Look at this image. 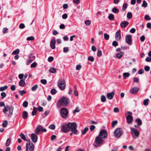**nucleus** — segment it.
Segmentation results:
<instances>
[{
	"label": "nucleus",
	"mask_w": 151,
	"mask_h": 151,
	"mask_svg": "<svg viewBox=\"0 0 151 151\" xmlns=\"http://www.w3.org/2000/svg\"><path fill=\"white\" fill-rule=\"evenodd\" d=\"M104 143V141L101 137L97 136L95 139L94 143L93 145L95 147H97L103 144Z\"/></svg>",
	"instance_id": "f257e3e1"
},
{
	"label": "nucleus",
	"mask_w": 151,
	"mask_h": 151,
	"mask_svg": "<svg viewBox=\"0 0 151 151\" xmlns=\"http://www.w3.org/2000/svg\"><path fill=\"white\" fill-rule=\"evenodd\" d=\"M68 103V99L65 97H62L61 99L58 101L57 105L58 107H60L61 105L66 106Z\"/></svg>",
	"instance_id": "f03ea898"
},
{
	"label": "nucleus",
	"mask_w": 151,
	"mask_h": 151,
	"mask_svg": "<svg viewBox=\"0 0 151 151\" xmlns=\"http://www.w3.org/2000/svg\"><path fill=\"white\" fill-rule=\"evenodd\" d=\"M69 130H70L73 134H76L78 131L76 129L77 126L75 122L68 123Z\"/></svg>",
	"instance_id": "7ed1b4c3"
},
{
	"label": "nucleus",
	"mask_w": 151,
	"mask_h": 151,
	"mask_svg": "<svg viewBox=\"0 0 151 151\" xmlns=\"http://www.w3.org/2000/svg\"><path fill=\"white\" fill-rule=\"evenodd\" d=\"M123 132V130L122 128H117L114 131V135L116 137L119 138L122 135Z\"/></svg>",
	"instance_id": "20e7f679"
},
{
	"label": "nucleus",
	"mask_w": 151,
	"mask_h": 151,
	"mask_svg": "<svg viewBox=\"0 0 151 151\" xmlns=\"http://www.w3.org/2000/svg\"><path fill=\"white\" fill-rule=\"evenodd\" d=\"M132 115V114L131 112L128 111L126 114L127 122L128 124H131L133 121Z\"/></svg>",
	"instance_id": "39448f33"
},
{
	"label": "nucleus",
	"mask_w": 151,
	"mask_h": 151,
	"mask_svg": "<svg viewBox=\"0 0 151 151\" xmlns=\"http://www.w3.org/2000/svg\"><path fill=\"white\" fill-rule=\"evenodd\" d=\"M60 113L61 117L63 118H65L68 116V112L66 108L64 107L60 109Z\"/></svg>",
	"instance_id": "423d86ee"
},
{
	"label": "nucleus",
	"mask_w": 151,
	"mask_h": 151,
	"mask_svg": "<svg viewBox=\"0 0 151 151\" xmlns=\"http://www.w3.org/2000/svg\"><path fill=\"white\" fill-rule=\"evenodd\" d=\"M47 131V129H46L43 128L42 125H38L35 129V132L37 134H38L41 131L45 132Z\"/></svg>",
	"instance_id": "0eeeda50"
},
{
	"label": "nucleus",
	"mask_w": 151,
	"mask_h": 151,
	"mask_svg": "<svg viewBox=\"0 0 151 151\" xmlns=\"http://www.w3.org/2000/svg\"><path fill=\"white\" fill-rule=\"evenodd\" d=\"M29 141V142L27 143L26 145V150L27 151H32L34 149L35 146L30 140Z\"/></svg>",
	"instance_id": "6e6552de"
},
{
	"label": "nucleus",
	"mask_w": 151,
	"mask_h": 151,
	"mask_svg": "<svg viewBox=\"0 0 151 151\" xmlns=\"http://www.w3.org/2000/svg\"><path fill=\"white\" fill-rule=\"evenodd\" d=\"M131 132L133 138L135 139L139 136V131L136 129L134 128H132Z\"/></svg>",
	"instance_id": "1a4fd4ad"
},
{
	"label": "nucleus",
	"mask_w": 151,
	"mask_h": 151,
	"mask_svg": "<svg viewBox=\"0 0 151 151\" xmlns=\"http://www.w3.org/2000/svg\"><path fill=\"white\" fill-rule=\"evenodd\" d=\"M61 129L63 132L64 133H67L70 130L68 123L62 125L61 126Z\"/></svg>",
	"instance_id": "9d476101"
},
{
	"label": "nucleus",
	"mask_w": 151,
	"mask_h": 151,
	"mask_svg": "<svg viewBox=\"0 0 151 151\" xmlns=\"http://www.w3.org/2000/svg\"><path fill=\"white\" fill-rule=\"evenodd\" d=\"M58 86L61 90H64L65 87V81L63 80L59 81L58 82Z\"/></svg>",
	"instance_id": "9b49d317"
},
{
	"label": "nucleus",
	"mask_w": 151,
	"mask_h": 151,
	"mask_svg": "<svg viewBox=\"0 0 151 151\" xmlns=\"http://www.w3.org/2000/svg\"><path fill=\"white\" fill-rule=\"evenodd\" d=\"M108 135L107 132L105 130H101L100 132L99 135L98 136L102 139L106 138Z\"/></svg>",
	"instance_id": "f8f14e48"
},
{
	"label": "nucleus",
	"mask_w": 151,
	"mask_h": 151,
	"mask_svg": "<svg viewBox=\"0 0 151 151\" xmlns=\"http://www.w3.org/2000/svg\"><path fill=\"white\" fill-rule=\"evenodd\" d=\"M139 90V88L136 86L131 89L129 91L130 93L133 94H136Z\"/></svg>",
	"instance_id": "ddd939ff"
},
{
	"label": "nucleus",
	"mask_w": 151,
	"mask_h": 151,
	"mask_svg": "<svg viewBox=\"0 0 151 151\" xmlns=\"http://www.w3.org/2000/svg\"><path fill=\"white\" fill-rule=\"evenodd\" d=\"M31 139L34 143H36L37 141L38 137L36 134L32 133L31 135Z\"/></svg>",
	"instance_id": "4468645a"
},
{
	"label": "nucleus",
	"mask_w": 151,
	"mask_h": 151,
	"mask_svg": "<svg viewBox=\"0 0 151 151\" xmlns=\"http://www.w3.org/2000/svg\"><path fill=\"white\" fill-rule=\"evenodd\" d=\"M6 107L9 110V114L8 116L9 117H11L12 114L14 107L12 106H9V105H6Z\"/></svg>",
	"instance_id": "2eb2a0df"
},
{
	"label": "nucleus",
	"mask_w": 151,
	"mask_h": 151,
	"mask_svg": "<svg viewBox=\"0 0 151 151\" xmlns=\"http://www.w3.org/2000/svg\"><path fill=\"white\" fill-rule=\"evenodd\" d=\"M121 31L118 30L116 32L115 35V39L117 41H119L121 39Z\"/></svg>",
	"instance_id": "dca6fc26"
},
{
	"label": "nucleus",
	"mask_w": 151,
	"mask_h": 151,
	"mask_svg": "<svg viewBox=\"0 0 151 151\" xmlns=\"http://www.w3.org/2000/svg\"><path fill=\"white\" fill-rule=\"evenodd\" d=\"M132 36L130 35H128L126 36L125 37L126 41L127 43L128 44H130L132 42V40L131 39Z\"/></svg>",
	"instance_id": "f3484780"
},
{
	"label": "nucleus",
	"mask_w": 151,
	"mask_h": 151,
	"mask_svg": "<svg viewBox=\"0 0 151 151\" xmlns=\"http://www.w3.org/2000/svg\"><path fill=\"white\" fill-rule=\"evenodd\" d=\"M56 42L55 40L54 39H52L51 40L50 43V46L51 47L52 49H54L55 48V44Z\"/></svg>",
	"instance_id": "a211bd4d"
},
{
	"label": "nucleus",
	"mask_w": 151,
	"mask_h": 151,
	"mask_svg": "<svg viewBox=\"0 0 151 151\" xmlns=\"http://www.w3.org/2000/svg\"><path fill=\"white\" fill-rule=\"evenodd\" d=\"M114 94V93L113 92L111 93H108L107 94L106 96L108 99H111L113 98Z\"/></svg>",
	"instance_id": "6ab92c4d"
},
{
	"label": "nucleus",
	"mask_w": 151,
	"mask_h": 151,
	"mask_svg": "<svg viewBox=\"0 0 151 151\" xmlns=\"http://www.w3.org/2000/svg\"><path fill=\"white\" fill-rule=\"evenodd\" d=\"M129 24V23L128 22L126 21H124L120 24L121 27L122 28L125 27L128 25Z\"/></svg>",
	"instance_id": "aec40b11"
},
{
	"label": "nucleus",
	"mask_w": 151,
	"mask_h": 151,
	"mask_svg": "<svg viewBox=\"0 0 151 151\" xmlns=\"http://www.w3.org/2000/svg\"><path fill=\"white\" fill-rule=\"evenodd\" d=\"M19 86L21 87H24L26 85L25 81L23 80H21L19 82Z\"/></svg>",
	"instance_id": "412c9836"
},
{
	"label": "nucleus",
	"mask_w": 151,
	"mask_h": 151,
	"mask_svg": "<svg viewBox=\"0 0 151 151\" xmlns=\"http://www.w3.org/2000/svg\"><path fill=\"white\" fill-rule=\"evenodd\" d=\"M124 54V53L122 52H120L116 54V57L119 59H120L122 58V55Z\"/></svg>",
	"instance_id": "4be33fe9"
},
{
	"label": "nucleus",
	"mask_w": 151,
	"mask_h": 151,
	"mask_svg": "<svg viewBox=\"0 0 151 151\" xmlns=\"http://www.w3.org/2000/svg\"><path fill=\"white\" fill-rule=\"evenodd\" d=\"M28 116V113L26 111H24L22 113V117L24 119H27Z\"/></svg>",
	"instance_id": "5701e85b"
},
{
	"label": "nucleus",
	"mask_w": 151,
	"mask_h": 151,
	"mask_svg": "<svg viewBox=\"0 0 151 151\" xmlns=\"http://www.w3.org/2000/svg\"><path fill=\"white\" fill-rule=\"evenodd\" d=\"M127 6V4L126 3H124L123 4L122 8V10L123 12H124L126 10Z\"/></svg>",
	"instance_id": "b1692460"
},
{
	"label": "nucleus",
	"mask_w": 151,
	"mask_h": 151,
	"mask_svg": "<svg viewBox=\"0 0 151 151\" xmlns=\"http://www.w3.org/2000/svg\"><path fill=\"white\" fill-rule=\"evenodd\" d=\"M19 136L21 139H23L24 140L27 141H29L26 139L25 136L23 134L20 133L19 134Z\"/></svg>",
	"instance_id": "393cba45"
},
{
	"label": "nucleus",
	"mask_w": 151,
	"mask_h": 151,
	"mask_svg": "<svg viewBox=\"0 0 151 151\" xmlns=\"http://www.w3.org/2000/svg\"><path fill=\"white\" fill-rule=\"evenodd\" d=\"M37 107H34L33 108V111L32 112V115L33 116L35 115L36 113L37 112Z\"/></svg>",
	"instance_id": "a878e982"
},
{
	"label": "nucleus",
	"mask_w": 151,
	"mask_h": 151,
	"mask_svg": "<svg viewBox=\"0 0 151 151\" xmlns=\"http://www.w3.org/2000/svg\"><path fill=\"white\" fill-rule=\"evenodd\" d=\"M56 69L55 68L52 67H51L50 68L49 70V71L52 73H55L56 71Z\"/></svg>",
	"instance_id": "bb28decb"
},
{
	"label": "nucleus",
	"mask_w": 151,
	"mask_h": 151,
	"mask_svg": "<svg viewBox=\"0 0 151 151\" xmlns=\"http://www.w3.org/2000/svg\"><path fill=\"white\" fill-rule=\"evenodd\" d=\"M8 88V86L6 85L5 86H4L1 87H0V91H4Z\"/></svg>",
	"instance_id": "cd10ccee"
},
{
	"label": "nucleus",
	"mask_w": 151,
	"mask_h": 151,
	"mask_svg": "<svg viewBox=\"0 0 151 151\" xmlns=\"http://www.w3.org/2000/svg\"><path fill=\"white\" fill-rule=\"evenodd\" d=\"M136 122H137L138 125L140 126L142 124V121L139 118H137L136 120Z\"/></svg>",
	"instance_id": "c85d7f7f"
},
{
	"label": "nucleus",
	"mask_w": 151,
	"mask_h": 151,
	"mask_svg": "<svg viewBox=\"0 0 151 151\" xmlns=\"http://www.w3.org/2000/svg\"><path fill=\"white\" fill-rule=\"evenodd\" d=\"M38 88V85L37 84H36L32 87L31 90L32 91H35L37 90Z\"/></svg>",
	"instance_id": "c756f323"
},
{
	"label": "nucleus",
	"mask_w": 151,
	"mask_h": 151,
	"mask_svg": "<svg viewBox=\"0 0 151 151\" xmlns=\"http://www.w3.org/2000/svg\"><path fill=\"white\" fill-rule=\"evenodd\" d=\"M19 52V49H17L16 50H15L13 51L12 53V55H16L18 54Z\"/></svg>",
	"instance_id": "7c9ffc66"
},
{
	"label": "nucleus",
	"mask_w": 151,
	"mask_h": 151,
	"mask_svg": "<svg viewBox=\"0 0 151 151\" xmlns=\"http://www.w3.org/2000/svg\"><path fill=\"white\" fill-rule=\"evenodd\" d=\"M112 12L114 13H117L119 12V10L116 8L114 7L112 9Z\"/></svg>",
	"instance_id": "2f4dec72"
},
{
	"label": "nucleus",
	"mask_w": 151,
	"mask_h": 151,
	"mask_svg": "<svg viewBox=\"0 0 151 151\" xmlns=\"http://www.w3.org/2000/svg\"><path fill=\"white\" fill-rule=\"evenodd\" d=\"M123 76H124V79H126V77H129L130 76V74L129 73H123Z\"/></svg>",
	"instance_id": "473e14b6"
},
{
	"label": "nucleus",
	"mask_w": 151,
	"mask_h": 151,
	"mask_svg": "<svg viewBox=\"0 0 151 151\" xmlns=\"http://www.w3.org/2000/svg\"><path fill=\"white\" fill-rule=\"evenodd\" d=\"M149 101V100L148 99H147L145 100L143 102V104L145 106H147L148 104V102Z\"/></svg>",
	"instance_id": "72a5a7b5"
},
{
	"label": "nucleus",
	"mask_w": 151,
	"mask_h": 151,
	"mask_svg": "<svg viewBox=\"0 0 151 151\" xmlns=\"http://www.w3.org/2000/svg\"><path fill=\"white\" fill-rule=\"evenodd\" d=\"M8 124V122L7 120H5L3 122L2 124V126L3 127H6Z\"/></svg>",
	"instance_id": "f704fd0d"
},
{
	"label": "nucleus",
	"mask_w": 151,
	"mask_h": 151,
	"mask_svg": "<svg viewBox=\"0 0 151 151\" xmlns=\"http://www.w3.org/2000/svg\"><path fill=\"white\" fill-rule=\"evenodd\" d=\"M88 127H85L84 128V130L82 131V134H85L86 133L88 130Z\"/></svg>",
	"instance_id": "c9c22d12"
},
{
	"label": "nucleus",
	"mask_w": 151,
	"mask_h": 151,
	"mask_svg": "<svg viewBox=\"0 0 151 151\" xmlns=\"http://www.w3.org/2000/svg\"><path fill=\"white\" fill-rule=\"evenodd\" d=\"M109 19L111 20H113L114 18V15L112 14H110L108 16Z\"/></svg>",
	"instance_id": "e433bc0d"
},
{
	"label": "nucleus",
	"mask_w": 151,
	"mask_h": 151,
	"mask_svg": "<svg viewBox=\"0 0 151 151\" xmlns=\"http://www.w3.org/2000/svg\"><path fill=\"white\" fill-rule=\"evenodd\" d=\"M132 17V14L131 12H128L127 14V17L128 19H130Z\"/></svg>",
	"instance_id": "4c0bfd02"
},
{
	"label": "nucleus",
	"mask_w": 151,
	"mask_h": 151,
	"mask_svg": "<svg viewBox=\"0 0 151 151\" xmlns=\"http://www.w3.org/2000/svg\"><path fill=\"white\" fill-rule=\"evenodd\" d=\"M35 39L34 37L33 36H30L27 37V40L28 41L34 40Z\"/></svg>",
	"instance_id": "58836bf2"
},
{
	"label": "nucleus",
	"mask_w": 151,
	"mask_h": 151,
	"mask_svg": "<svg viewBox=\"0 0 151 151\" xmlns=\"http://www.w3.org/2000/svg\"><path fill=\"white\" fill-rule=\"evenodd\" d=\"M101 100L102 102H105L106 100V97L104 95H102L101 97Z\"/></svg>",
	"instance_id": "ea45409f"
},
{
	"label": "nucleus",
	"mask_w": 151,
	"mask_h": 151,
	"mask_svg": "<svg viewBox=\"0 0 151 151\" xmlns=\"http://www.w3.org/2000/svg\"><path fill=\"white\" fill-rule=\"evenodd\" d=\"M104 37L105 40H108L109 39V36L107 33H105L104 34Z\"/></svg>",
	"instance_id": "a19ab883"
},
{
	"label": "nucleus",
	"mask_w": 151,
	"mask_h": 151,
	"mask_svg": "<svg viewBox=\"0 0 151 151\" xmlns=\"http://www.w3.org/2000/svg\"><path fill=\"white\" fill-rule=\"evenodd\" d=\"M11 140L9 139H7L6 141V146H8L10 144Z\"/></svg>",
	"instance_id": "79ce46f5"
},
{
	"label": "nucleus",
	"mask_w": 151,
	"mask_h": 151,
	"mask_svg": "<svg viewBox=\"0 0 151 151\" xmlns=\"http://www.w3.org/2000/svg\"><path fill=\"white\" fill-rule=\"evenodd\" d=\"M147 3L146 1L145 0L143 1V3L142 5V7H146L147 6Z\"/></svg>",
	"instance_id": "37998d69"
},
{
	"label": "nucleus",
	"mask_w": 151,
	"mask_h": 151,
	"mask_svg": "<svg viewBox=\"0 0 151 151\" xmlns=\"http://www.w3.org/2000/svg\"><path fill=\"white\" fill-rule=\"evenodd\" d=\"M28 105V102L27 101H25L23 103V106L24 107H27Z\"/></svg>",
	"instance_id": "c03bdc74"
},
{
	"label": "nucleus",
	"mask_w": 151,
	"mask_h": 151,
	"mask_svg": "<svg viewBox=\"0 0 151 151\" xmlns=\"http://www.w3.org/2000/svg\"><path fill=\"white\" fill-rule=\"evenodd\" d=\"M50 92L52 94L54 95L57 93V91L55 89L53 88L51 90Z\"/></svg>",
	"instance_id": "a18cd8bd"
},
{
	"label": "nucleus",
	"mask_w": 151,
	"mask_h": 151,
	"mask_svg": "<svg viewBox=\"0 0 151 151\" xmlns=\"http://www.w3.org/2000/svg\"><path fill=\"white\" fill-rule=\"evenodd\" d=\"M117 123V121L116 120L113 121L111 123L112 126L114 127L116 125Z\"/></svg>",
	"instance_id": "49530a36"
},
{
	"label": "nucleus",
	"mask_w": 151,
	"mask_h": 151,
	"mask_svg": "<svg viewBox=\"0 0 151 151\" xmlns=\"http://www.w3.org/2000/svg\"><path fill=\"white\" fill-rule=\"evenodd\" d=\"M1 95V98L2 99L4 98L6 96V93L4 92H2Z\"/></svg>",
	"instance_id": "de8ad7c7"
},
{
	"label": "nucleus",
	"mask_w": 151,
	"mask_h": 151,
	"mask_svg": "<svg viewBox=\"0 0 151 151\" xmlns=\"http://www.w3.org/2000/svg\"><path fill=\"white\" fill-rule=\"evenodd\" d=\"M88 60L89 61H91V62H93L94 60V58L92 56H89L88 58Z\"/></svg>",
	"instance_id": "09e8293b"
},
{
	"label": "nucleus",
	"mask_w": 151,
	"mask_h": 151,
	"mask_svg": "<svg viewBox=\"0 0 151 151\" xmlns=\"http://www.w3.org/2000/svg\"><path fill=\"white\" fill-rule=\"evenodd\" d=\"M37 65V63L35 62H34L31 65V67L32 68H34L36 67Z\"/></svg>",
	"instance_id": "8fccbe9b"
},
{
	"label": "nucleus",
	"mask_w": 151,
	"mask_h": 151,
	"mask_svg": "<svg viewBox=\"0 0 151 151\" xmlns=\"http://www.w3.org/2000/svg\"><path fill=\"white\" fill-rule=\"evenodd\" d=\"M112 45L115 47H116L118 45V42L115 41H113L112 44Z\"/></svg>",
	"instance_id": "3c124183"
},
{
	"label": "nucleus",
	"mask_w": 151,
	"mask_h": 151,
	"mask_svg": "<svg viewBox=\"0 0 151 151\" xmlns=\"http://www.w3.org/2000/svg\"><path fill=\"white\" fill-rule=\"evenodd\" d=\"M145 19L146 20H150L151 19V18L149 16L146 15L145 16Z\"/></svg>",
	"instance_id": "603ef678"
},
{
	"label": "nucleus",
	"mask_w": 151,
	"mask_h": 151,
	"mask_svg": "<svg viewBox=\"0 0 151 151\" xmlns=\"http://www.w3.org/2000/svg\"><path fill=\"white\" fill-rule=\"evenodd\" d=\"M79 111L80 110L77 107L76 108V109L73 111V113L75 114L76 113L79 112Z\"/></svg>",
	"instance_id": "864d4df0"
},
{
	"label": "nucleus",
	"mask_w": 151,
	"mask_h": 151,
	"mask_svg": "<svg viewBox=\"0 0 151 151\" xmlns=\"http://www.w3.org/2000/svg\"><path fill=\"white\" fill-rule=\"evenodd\" d=\"M91 22L89 20H87L85 22V24L87 26L91 24Z\"/></svg>",
	"instance_id": "5fc2aeb1"
},
{
	"label": "nucleus",
	"mask_w": 151,
	"mask_h": 151,
	"mask_svg": "<svg viewBox=\"0 0 151 151\" xmlns=\"http://www.w3.org/2000/svg\"><path fill=\"white\" fill-rule=\"evenodd\" d=\"M40 82L42 84L45 85L47 83V81L45 79H42L40 81Z\"/></svg>",
	"instance_id": "6e6d98bb"
},
{
	"label": "nucleus",
	"mask_w": 151,
	"mask_h": 151,
	"mask_svg": "<svg viewBox=\"0 0 151 151\" xmlns=\"http://www.w3.org/2000/svg\"><path fill=\"white\" fill-rule=\"evenodd\" d=\"M8 111V109L6 107H6L4 106V109L3 110V112L4 114H6L7 112Z\"/></svg>",
	"instance_id": "4d7b16f0"
},
{
	"label": "nucleus",
	"mask_w": 151,
	"mask_h": 151,
	"mask_svg": "<svg viewBox=\"0 0 151 151\" xmlns=\"http://www.w3.org/2000/svg\"><path fill=\"white\" fill-rule=\"evenodd\" d=\"M49 128L52 129L54 130L55 129V126L53 124H52L49 126Z\"/></svg>",
	"instance_id": "13d9d810"
},
{
	"label": "nucleus",
	"mask_w": 151,
	"mask_h": 151,
	"mask_svg": "<svg viewBox=\"0 0 151 151\" xmlns=\"http://www.w3.org/2000/svg\"><path fill=\"white\" fill-rule=\"evenodd\" d=\"M19 93L21 96H23L24 94L26 93V92L24 90L19 91Z\"/></svg>",
	"instance_id": "bf43d9fd"
},
{
	"label": "nucleus",
	"mask_w": 151,
	"mask_h": 151,
	"mask_svg": "<svg viewBox=\"0 0 151 151\" xmlns=\"http://www.w3.org/2000/svg\"><path fill=\"white\" fill-rule=\"evenodd\" d=\"M53 58L52 57H49L48 59V61L50 62H52L53 60Z\"/></svg>",
	"instance_id": "052dcab7"
},
{
	"label": "nucleus",
	"mask_w": 151,
	"mask_h": 151,
	"mask_svg": "<svg viewBox=\"0 0 151 151\" xmlns=\"http://www.w3.org/2000/svg\"><path fill=\"white\" fill-rule=\"evenodd\" d=\"M95 128L96 127L95 126L93 125H92L90 126V130L91 131H92L95 129Z\"/></svg>",
	"instance_id": "680f3d73"
},
{
	"label": "nucleus",
	"mask_w": 151,
	"mask_h": 151,
	"mask_svg": "<svg viewBox=\"0 0 151 151\" xmlns=\"http://www.w3.org/2000/svg\"><path fill=\"white\" fill-rule=\"evenodd\" d=\"M25 27V25L23 23H21L19 24V28L20 29H22Z\"/></svg>",
	"instance_id": "e2e57ef3"
},
{
	"label": "nucleus",
	"mask_w": 151,
	"mask_h": 151,
	"mask_svg": "<svg viewBox=\"0 0 151 151\" xmlns=\"http://www.w3.org/2000/svg\"><path fill=\"white\" fill-rule=\"evenodd\" d=\"M102 54V53L101 50H98L97 52V55L99 57H100L101 56Z\"/></svg>",
	"instance_id": "0e129e2a"
},
{
	"label": "nucleus",
	"mask_w": 151,
	"mask_h": 151,
	"mask_svg": "<svg viewBox=\"0 0 151 151\" xmlns=\"http://www.w3.org/2000/svg\"><path fill=\"white\" fill-rule=\"evenodd\" d=\"M8 30V29L7 28L5 27L3 28V33L4 34L6 33L7 32V31Z\"/></svg>",
	"instance_id": "69168bd1"
},
{
	"label": "nucleus",
	"mask_w": 151,
	"mask_h": 151,
	"mask_svg": "<svg viewBox=\"0 0 151 151\" xmlns=\"http://www.w3.org/2000/svg\"><path fill=\"white\" fill-rule=\"evenodd\" d=\"M145 70L146 71H149L150 70V68L148 66H145L144 68Z\"/></svg>",
	"instance_id": "338daca9"
},
{
	"label": "nucleus",
	"mask_w": 151,
	"mask_h": 151,
	"mask_svg": "<svg viewBox=\"0 0 151 151\" xmlns=\"http://www.w3.org/2000/svg\"><path fill=\"white\" fill-rule=\"evenodd\" d=\"M145 60L147 62H150L151 61V58L149 57H147L145 59Z\"/></svg>",
	"instance_id": "774afa93"
}]
</instances>
